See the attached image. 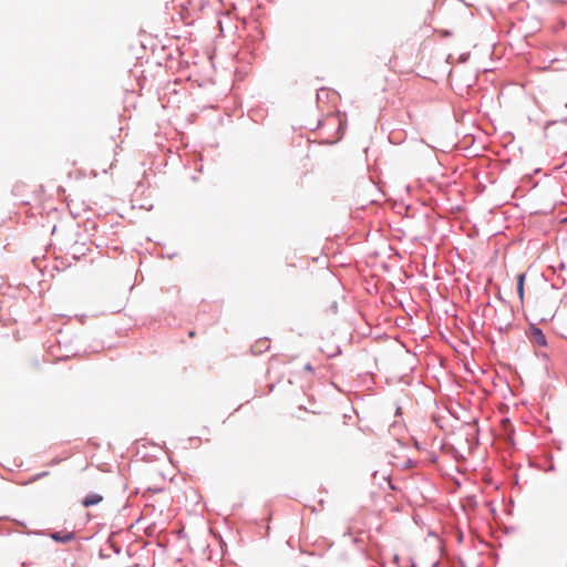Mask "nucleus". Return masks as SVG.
Returning <instances> with one entry per match:
<instances>
[{
	"label": "nucleus",
	"mask_w": 567,
	"mask_h": 567,
	"mask_svg": "<svg viewBox=\"0 0 567 567\" xmlns=\"http://www.w3.org/2000/svg\"><path fill=\"white\" fill-rule=\"evenodd\" d=\"M103 501V496L97 493L87 494L82 501L81 505L83 507H91L100 504Z\"/></svg>",
	"instance_id": "7ed1b4c3"
},
{
	"label": "nucleus",
	"mask_w": 567,
	"mask_h": 567,
	"mask_svg": "<svg viewBox=\"0 0 567 567\" xmlns=\"http://www.w3.org/2000/svg\"><path fill=\"white\" fill-rule=\"evenodd\" d=\"M321 93L327 94V91H326L324 89H321V90L317 93L318 99H320V97H321Z\"/></svg>",
	"instance_id": "6e6552de"
},
{
	"label": "nucleus",
	"mask_w": 567,
	"mask_h": 567,
	"mask_svg": "<svg viewBox=\"0 0 567 567\" xmlns=\"http://www.w3.org/2000/svg\"><path fill=\"white\" fill-rule=\"evenodd\" d=\"M525 278H526L525 274H519L517 276L516 289H517V293H518V297H519L520 301H523V299H524V282H525Z\"/></svg>",
	"instance_id": "39448f33"
},
{
	"label": "nucleus",
	"mask_w": 567,
	"mask_h": 567,
	"mask_svg": "<svg viewBox=\"0 0 567 567\" xmlns=\"http://www.w3.org/2000/svg\"><path fill=\"white\" fill-rule=\"evenodd\" d=\"M50 538L56 543L66 544L75 539L74 532H52Z\"/></svg>",
	"instance_id": "f257e3e1"
},
{
	"label": "nucleus",
	"mask_w": 567,
	"mask_h": 567,
	"mask_svg": "<svg viewBox=\"0 0 567 567\" xmlns=\"http://www.w3.org/2000/svg\"><path fill=\"white\" fill-rule=\"evenodd\" d=\"M47 475H49V472H47V471H44V472H40V473H37V474H34V475L29 480V482L31 483V482L39 481V480H41V478L45 477Z\"/></svg>",
	"instance_id": "423d86ee"
},
{
	"label": "nucleus",
	"mask_w": 567,
	"mask_h": 567,
	"mask_svg": "<svg viewBox=\"0 0 567 567\" xmlns=\"http://www.w3.org/2000/svg\"><path fill=\"white\" fill-rule=\"evenodd\" d=\"M396 414H401V408L400 406L396 408Z\"/></svg>",
	"instance_id": "9d476101"
},
{
	"label": "nucleus",
	"mask_w": 567,
	"mask_h": 567,
	"mask_svg": "<svg viewBox=\"0 0 567 567\" xmlns=\"http://www.w3.org/2000/svg\"><path fill=\"white\" fill-rule=\"evenodd\" d=\"M60 463V460L59 458H54L50 462V465H56Z\"/></svg>",
	"instance_id": "1a4fd4ad"
},
{
	"label": "nucleus",
	"mask_w": 567,
	"mask_h": 567,
	"mask_svg": "<svg viewBox=\"0 0 567 567\" xmlns=\"http://www.w3.org/2000/svg\"><path fill=\"white\" fill-rule=\"evenodd\" d=\"M530 338L539 347H547V339H546L545 333L543 332V330L540 328H538L535 324L530 326Z\"/></svg>",
	"instance_id": "f03ea898"
},
{
	"label": "nucleus",
	"mask_w": 567,
	"mask_h": 567,
	"mask_svg": "<svg viewBox=\"0 0 567 567\" xmlns=\"http://www.w3.org/2000/svg\"><path fill=\"white\" fill-rule=\"evenodd\" d=\"M305 370L312 372V371H313V368H312V365H311L310 363H307V364L305 365Z\"/></svg>",
	"instance_id": "0eeeda50"
},
{
	"label": "nucleus",
	"mask_w": 567,
	"mask_h": 567,
	"mask_svg": "<svg viewBox=\"0 0 567 567\" xmlns=\"http://www.w3.org/2000/svg\"><path fill=\"white\" fill-rule=\"evenodd\" d=\"M269 349L268 340H259L255 344L251 346V352L254 354H261L264 351Z\"/></svg>",
	"instance_id": "20e7f679"
}]
</instances>
